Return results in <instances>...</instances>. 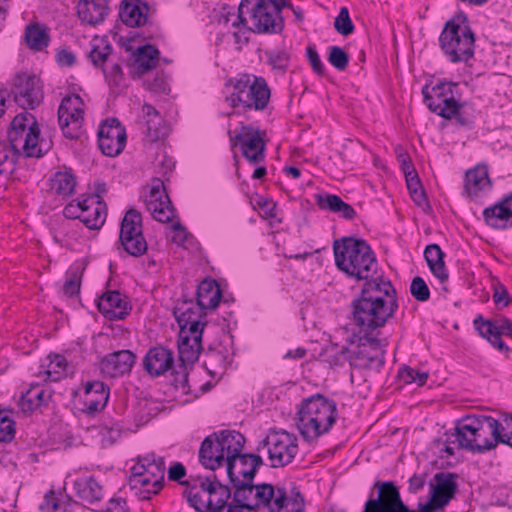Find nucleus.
Listing matches in <instances>:
<instances>
[{
  "mask_svg": "<svg viewBox=\"0 0 512 512\" xmlns=\"http://www.w3.org/2000/svg\"><path fill=\"white\" fill-rule=\"evenodd\" d=\"M399 307L397 291L389 279L378 276L363 283L350 303V319L359 334H380Z\"/></svg>",
  "mask_w": 512,
  "mask_h": 512,
  "instance_id": "1",
  "label": "nucleus"
},
{
  "mask_svg": "<svg viewBox=\"0 0 512 512\" xmlns=\"http://www.w3.org/2000/svg\"><path fill=\"white\" fill-rule=\"evenodd\" d=\"M271 90L262 76L250 73L238 74L225 82V102L232 108L227 114L251 119L253 113L267 110Z\"/></svg>",
  "mask_w": 512,
  "mask_h": 512,
  "instance_id": "2",
  "label": "nucleus"
},
{
  "mask_svg": "<svg viewBox=\"0 0 512 512\" xmlns=\"http://www.w3.org/2000/svg\"><path fill=\"white\" fill-rule=\"evenodd\" d=\"M333 252L336 267L349 278L367 283L378 277L377 258L366 240L342 237L333 242Z\"/></svg>",
  "mask_w": 512,
  "mask_h": 512,
  "instance_id": "3",
  "label": "nucleus"
},
{
  "mask_svg": "<svg viewBox=\"0 0 512 512\" xmlns=\"http://www.w3.org/2000/svg\"><path fill=\"white\" fill-rule=\"evenodd\" d=\"M336 419L335 401L320 393L304 397L297 405L296 426L301 436L308 442L328 433Z\"/></svg>",
  "mask_w": 512,
  "mask_h": 512,
  "instance_id": "4",
  "label": "nucleus"
},
{
  "mask_svg": "<svg viewBox=\"0 0 512 512\" xmlns=\"http://www.w3.org/2000/svg\"><path fill=\"white\" fill-rule=\"evenodd\" d=\"M288 0H242L237 21L233 26H243L255 33L277 34L285 27L282 9Z\"/></svg>",
  "mask_w": 512,
  "mask_h": 512,
  "instance_id": "5",
  "label": "nucleus"
},
{
  "mask_svg": "<svg viewBox=\"0 0 512 512\" xmlns=\"http://www.w3.org/2000/svg\"><path fill=\"white\" fill-rule=\"evenodd\" d=\"M455 441L459 447L474 454H482L501 443L496 419L489 415H467L458 421Z\"/></svg>",
  "mask_w": 512,
  "mask_h": 512,
  "instance_id": "6",
  "label": "nucleus"
},
{
  "mask_svg": "<svg viewBox=\"0 0 512 512\" xmlns=\"http://www.w3.org/2000/svg\"><path fill=\"white\" fill-rule=\"evenodd\" d=\"M439 45L451 63H466L474 57L475 33L466 13L459 11L446 21L439 35Z\"/></svg>",
  "mask_w": 512,
  "mask_h": 512,
  "instance_id": "7",
  "label": "nucleus"
},
{
  "mask_svg": "<svg viewBox=\"0 0 512 512\" xmlns=\"http://www.w3.org/2000/svg\"><path fill=\"white\" fill-rule=\"evenodd\" d=\"M166 470L165 458L155 453L138 457V461L130 469L129 485L140 500H149L158 494L164 486Z\"/></svg>",
  "mask_w": 512,
  "mask_h": 512,
  "instance_id": "8",
  "label": "nucleus"
},
{
  "mask_svg": "<svg viewBox=\"0 0 512 512\" xmlns=\"http://www.w3.org/2000/svg\"><path fill=\"white\" fill-rule=\"evenodd\" d=\"M187 491L188 504L198 512H227L231 489L222 484L215 474L191 480Z\"/></svg>",
  "mask_w": 512,
  "mask_h": 512,
  "instance_id": "9",
  "label": "nucleus"
},
{
  "mask_svg": "<svg viewBox=\"0 0 512 512\" xmlns=\"http://www.w3.org/2000/svg\"><path fill=\"white\" fill-rule=\"evenodd\" d=\"M378 336L379 334H361L356 344L342 349L341 353L352 368L380 372L385 364L388 342Z\"/></svg>",
  "mask_w": 512,
  "mask_h": 512,
  "instance_id": "10",
  "label": "nucleus"
},
{
  "mask_svg": "<svg viewBox=\"0 0 512 512\" xmlns=\"http://www.w3.org/2000/svg\"><path fill=\"white\" fill-rule=\"evenodd\" d=\"M241 435L236 430H220L205 437L198 453L200 464L211 471L224 466L228 456L236 452Z\"/></svg>",
  "mask_w": 512,
  "mask_h": 512,
  "instance_id": "11",
  "label": "nucleus"
},
{
  "mask_svg": "<svg viewBox=\"0 0 512 512\" xmlns=\"http://www.w3.org/2000/svg\"><path fill=\"white\" fill-rule=\"evenodd\" d=\"M456 473L440 471L434 474L429 483L428 500L418 502L421 512H444L458 490Z\"/></svg>",
  "mask_w": 512,
  "mask_h": 512,
  "instance_id": "12",
  "label": "nucleus"
},
{
  "mask_svg": "<svg viewBox=\"0 0 512 512\" xmlns=\"http://www.w3.org/2000/svg\"><path fill=\"white\" fill-rule=\"evenodd\" d=\"M228 136L232 148L239 145L242 155L249 163L258 165L264 162L266 149L265 131L240 123L238 130L228 131Z\"/></svg>",
  "mask_w": 512,
  "mask_h": 512,
  "instance_id": "13",
  "label": "nucleus"
},
{
  "mask_svg": "<svg viewBox=\"0 0 512 512\" xmlns=\"http://www.w3.org/2000/svg\"><path fill=\"white\" fill-rule=\"evenodd\" d=\"M374 489L377 490V496L371 491L363 512H421L419 507L410 509L403 502L399 488L393 481L377 480Z\"/></svg>",
  "mask_w": 512,
  "mask_h": 512,
  "instance_id": "14",
  "label": "nucleus"
},
{
  "mask_svg": "<svg viewBox=\"0 0 512 512\" xmlns=\"http://www.w3.org/2000/svg\"><path fill=\"white\" fill-rule=\"evenodd\" d=\"M119 243L124 251L132 257L146 253L148 244L143 235L142 215L136 209H129L120 225Z\"/></svg>",
  "mask_w": 512,
  "mask_h": 512,
  "instance_id": "15",
  "label": "nucleus"
},
{
  "mask_svg": "<svg viewBox=\"0 0 512 512\" xmlns=\"http://www.w3.org/2000/svg\"><path fill=\"white\" fill-rule=\"evenodd\" d=\"M245 437L242 434L238 441L236 452L228 456L225 464L226 473L231 484L239 483L241 480H254L258 468L263 464L261 456L253 453H243Z\"/></svg>",
  "mask_w": 512,
  "mask_h": 512,
  "instance_id": "16",
  "label": "nucleus"
},
{
  "mask_svg": "<svg viewBox=\"0 0 512 512\" xmlns=\"http://www.w3.org/2000/svg\"><path fill=\"white\" fill-rule=\"evenodd\" d=\"M83 106V100L78 94L65 96L59 105V126L63 135L68 139H78L82 134Z\"/></svg>",
  "mask_w": 512,
  "mask_h": 512,
  "instance_id": "17",
  "label": "nucleus"
},
{
  "mask_svg": "<svg viewBox=\"0 0 512 512\" xmlns=\"http://www.w3.org/2000/svg\"><path fill=\"white\" fill-rule=\"evenodd\" d=\"M10 93L14 102L24 110L35 109L44 96L40 79L25 72L15 75Z\"/></svg>",
  "mask_w": 512,
  "mask_h": 512,
  "instance_id": "18",
  "label": "nucleus"
},
{
  "mask_svg": "<svg viewBox=\"0 0 512 512\" xmlns=\"http://www.w3.org/2000/svg\"><path fill=\"white\" fill-rule=\"evenodd\" d=\"M422 95L427 108L441 117L443 110L449 109L462 94L458 83L444 80L439 81L431 89L425 85L422 88Z\"/></svg>",
  "mask_w": 512,
  "mask_h": 512,
  "instance_id": "19",
  "label": "nucleus"
},
{
  "mask_svg": "<svg viewBox=\"0 0 512 512\" xmlns=\"http://www.w3.org/2000/svg\"><path fill=\"white\" fill-rule=\"evenodd\" d=\"M207 323L190 322L179 325L178 351L179 361L195 363L202 351V335Z\"/></svg>",
  "mask_w": 512,
  "mask_h": 512,
  "instance_id": "20",
  "label": "nucleus"
},
{
  "mask_svg": "<svg viewBox=\"0 0 512 512\" xmlns=\"http://www.w3.org/2000/svg\"><path fill=\"white\" fill-rule=\"evenodd\" d=\"M126 130L117 118L106 119L98 131V146L108 157L119 155L126 145Z\"/></svg>",
  "mask_w": 512,
  "mask_h": 512,
  "instance_id": "21",
  "label": "nucleus"
},
{
  "mask_svg": "<svg viewBox=\"0 0 512 512\" xmlns=\"http://www.w3.org/2000/svg\"><path fill=\"white\" fill-rule=\"evenodd\" d=\"M145 202L147 210L158 222L170 223L176 217V209L165 191L163 181L159 178L152 180V186Z\"/></svg>",
  "mask_w": 512,
  "mask_h": 512,
  "instance_id": "22",
  "label": "nucleus"
},
{
  "mask_svg": "<svg viewBox=\"0 0 512 512\" xmlns=\"http://www.w3.org/2000/svg\"><path fill=\"white\" fill-rule=\"evenodd\" d=\"M8 131H11L14 138H16L18 131L26 133L23 146L25 155L27 157H42L41 149H37L40 130L35 117L31 113L24 111L16 115Z\"/></svg>",
  "mask_w": 512,
  "mask_h": 512,
  "instance_id": "23",
  "label": "nucleus"
},
{
  "mask_svg": "<svg viewBox=\"0 0 512 512\" xmlns=\"http://www.w3.org/2000/svg\"><path fill=\"white\" fill-rule=\"evenodd\" d=\"M93 200V197H84L72 200L63 209V215L67 219H79L88 229L99 230L105 223L107 217V206L98 203L95 207L94 216H86L87 203Z\"/></svg>",
  "mask_w": 512,
  "mask_h": 512,
  "instance_id": "24",
  "label": "nucleus"
},
{
  "mask_svg": "<svg viewBox=\"0 0 512 512\" xmlns=\"http://www.w3.org/2000/svg\"><path fill=\"white\" fill-rule=\"evenodd\" d=\"M150 10L147 3L141 0H123L119 8V17L121 21L129 27L148 26L149 34L143 35L145 40L153 38L158 31V27L154 26L149 20L148 11Z\"/></svg>",
  "mask_w": 512,
  "mask_h": 512,
  "instance_id": "25",
  "label": "nucleus"
},
{
  "mask_svg": "<svg viewBox=\"0 0 512 512\" xmlns=\"http://www.w3.org/2000/svg\"><path fill=\"white\" fill-rule=\"evenodd\" d=\"M98 311L108 320H124L131 312L132 305L127 295L118 290H109L97 300Z\"/></svg>",
  "mask_w": 512,
  "mask_h": 512,
  "instance_id": "26",
  "label": "nucleus"
},
{
  "mask_svg": "<svg viewBox=\"0 0 512 512\" xmlns=\"http://www.w3.org/2000/svg\"><path fill=\"white\" fill-rule=\"evenodd\" d=\"M135 361L136 355L131 350L114 351L102 358L100 370L105 377H121L131 372Z\"/></svg>",
  "mask_w": 512,
  "mask_h": 512,
  "instance_id": "27",
  "label": "nucleus"
},
{
  "mask_svg": "<svg viewBox=\"0 0 512 512\" xmlns=\"http://www.w3.org/2000/svg\"><path fill=\"white\" fill-rule=\"evenodd\" d=\"M483 219L487 226L496 230L512 228V192L505 195L494 205L486 207Z\"/></svg>",
  "mask_w": 512,
  "mask_h": 512,
  "instance_id": "28",
  "label": "nucleus"
},
{
  "mask_svg": "<svg viewBox=\"0 0 512 512\" xmlns=\"http://www.w3.org/2000/svg\"><path fill=\"white\" fill-rule=\"evenodd\" d=\"M492 189L486 165H477L465 173L463 194L471 201H477Z\"/></svg>",
  "mask_w": 512,
  "mask_h": 512,
  "instance_id": "29",
  "label": "nucleus"
},
{
  "mask_svg": "<svg viewBox=\"0 0 512 512\" xmlns=\"http://www.w3.org/2000/svg\"><path fill=\"white\" fill-rule=\"evenodd\" d=\"M253 495V510L264 506L270 512H281L287 500L285 488H278L275 496L274 487L266 483L257 484Z\"/></svg>",
  "mask_w": 512,
  "mask_h": 512,
  "instance_id": "30",
  "label": "nucleus"
},
{
  "mask_svg": "<svg viewBox=\"0 0 512 512\" xmlns=\"http://www.w3.org/2000/svg\"><path fill=\"white\" fill-rule=\"evenodd\" d=\"M173 364V352L163 346L151 347L143 359L144 369L152 377L163 375Z\"/></svg>",
  "mask_w": 512,
  "mask_h": 512,
  "instance_id": "31",
  "label": "nucleus"
},
{
  "mask_svg": "<svg viewBox=\"0 0 512 512\" xmlns=\"http://www.w3.org/2000/svg\"><path fill=\"white\" fill-rule=\"evenodd\" d=\"M110 388L102 381L87 382L84 389V412L93 415L105 408Z\"/></svg>",
  "mask_w": 512,
  "mask_h": 512,
  "instance_id": "32",
  "label": "nucleus"
},
{
  "mask_svg": "<svg viewBox=\"0 0 512 512\" xmlns=\"http://www.w3.org/2000/svg\"><path fill=\"white\" fill-rule=\"evenodd\" d=\"M478 116L475 105L471 102L461 101L459 98L447 110H443L441 118L453 120L458 128L472 129Z\"/></svg>",
  "mask_w": 512,
  "mask_h": 512,
  "instance_id": "33",
  "label": "nucleus"
},
{
  "mask_svg": "<svg viewBox=\"0 0 512 512\" xmlns=\"http://www.w3.org/2000/svg\"><path fill=\"white\" fill-rule=\"evenodd\" d=\"M109 7L106 0H80L77 4V14L82 22L97 25L108 15Z\"/></svg>",
  "mask_w": 512,
  "mask_h": 512,
  "instance_id": "34",
  "label": "nucleus"
},
{
  "mask_svg": "<svg viewBox=\"0 0 512 512\" xmlns=\"http://www.w3.org/2000/svg\"><path fill=\"white\" fill-rule=\"evenodd\" d=\"M314 198L316 205L322 211L339 214L346 220H353L357 215L355 209L338 195L323 192L315 194Z\"/></svg>",
  "mask_w": 512,
  "mask_h": 512,
  "instance_id": "35",
  "label": "nucleus"
},
{
  "mask_svg": "<svg viewBox=\"0 0 512 512\" xmlns=\"http://www.w3.org/2000/svg\"><path fill=\"white\" fill-rule=\"evenodd\" d=\"M231 485L234 488L233 499L227 512H243L244 509L253 510V494L256 486L253 484V480H241V482Z\"/></svg>",
  "mask_w": 512,
  "mask_h": 512,
  "instance_id": "36",
  "label": "nucleus"
},
{
  "mask_svg": "<svg viewBox=\"0 0 512 512\" xmlns=\"http://www.w3.org/2000/svg\"><path fill=\"white\" fill-rule=\"evenodd\" d=\"M473 326L479 336L487 340L495 349L505 354L511 352L510 347L502 340V335L496 331L495 325L484 318L482 314H478L474 318Z\"/></svg>",
  "mask_w": 512,
  "mask_h": 512,
  "instance_id": "37",
  "label": "nucleus"
},
{
  "mask_svg": "<svg viewBox=\"0 0 512 512\" xmlns=\"http://www.w3.org/2000/svg\"><path fill=\"white\" fill-rule=\"evenodd\" d=\"M222 298V291L215 279L205 278L197 287V305L202 309H214Z\"/></svg>",
  "mask_w": 512,
  "mask_h": 512,
  "instance_id": "38",
  "label": "nucleus"
},
{
  "mask_svg": "<svg viewBox=\"0 0 512 512\" xmlns=\"http://www.w3.org/2000/svg\"><path fill=\"white\" fill-rule=\"evenodd\" d=\"M76 496L83 502L95 504L103 497L102 486L94 476L79 477L74 481Z\"/></svg>",
  "mask_w": 512,
  "mask_h": 512,
  "instance_id": "39",
  "label": "nucleus"
},
{
  "mask_svg": "<svg viewBox=\"0 0 512 512\" xmlns=\"http://www.w3.org/2000/svg\"><path fill=\"white\" fill-rule=\"evenodd\" d=\"M445 253L438 244H429L424 250V258L431 273L441 282L448 280V271L444 262Z\"/></svg>",
  "mask_w": 512,
  "mask_h": 512,
  "instance_id": "40",
  "label": "nucleus"
},
{
  "mask_svg": "<svg viewBox=\"0 0 512 512\" xmlns=\"http://www.w3.org/2000/svg\"><path fill=\"white\" fill-rule=\"evenodd\" d=\"M159 50L150 44H146L137 49L135 54V68L138 75H144L150 70L156 68L159 58Z\"/></svg>",
  "mask_w": 512,
  "mask_h": 512,
  "instance_id": "41",
  "label": "nucleus"
},
{
  "mask_svg": "<svg viewBox=\"0 0 512 512\" xmlns=\"http://www.w3.org/2000/svg\"><path fill=\"white\" fill-rule=\"evenodd\" d=\"M50 396V392H48L43 386H31L30 389L21 396L19 406L24 413L32 412L45 404L47 398Z\"/></svg>",
  "mask_w": 512,
  "mask_h": 512,
  "instance_id": "42",
  "label": "nucleus"
},
{
  "mask_svg": "<svg viewBox=\"0 0 512 512\" xmlns=\"http://www.w3.org/2000/svg\"><path fill=\"white\" fill-rule=\"evenodd\" d=\"M24 36L27 46L34 51H42L50 42L48 31L38 23L27 25Z\"/></svg>",
  "mask_w": 512,
  "mask_h": 512,
  "instance_id": "43",
  "label": "nucleus"
},
{
  "mask_svg": "<svg viewBox=\"0 0 512 512\" xmlns=\"http://www.w3.org/2000/svg\"><path fill=\"white\" fill-rule=\"evenodd\" d=\"M75 186L76 178L71 169L58 171L51 178V189L64 198L74 193Z\"/></svg>",
  "mask_w": 512,
  "mask_h": 512,
  "instance_id": "44",
  "label": "nucleus"
},
{
  "mask_svg": "<svg viewBox=\"0 0 512 512\" xmlns=\"http://www.w3.org/2000/svg\"><path fill=\"white\" fill-rule=\"evenodd\" d=\"M41 512H73L71 504L54 490L46 492L43 502L39 505Z\"/></svg>",
  "mask_w": 512,
  "mask_h": 512,
  "instance_id": "45",
  "label": "nucleus"
},
{
  "mask_svg": "<svg viewBox=\"0 0 512 512\" xmlns=\"http://www.w3.org/2000/svg\"><path fill=\"white\" fill-rule=\"evenodd\" d=\"M193 364L194 363L187 361H180L176 369L172 372L171 384L175 390L179 391L183 395H187L191 392L188 366H192Z\"/></svg>",
  "mask_w": 512,
  "mask_h": 512,
  "instance_id": "46",
  "label": "nucleus"
},
{
  "mask_svg": "<svg viewBox=\"0 0 512 512\" xmlns=\"http://www.w3.org/2000/svg\"><path fill=\"white\" fill-rule=\"evenodd\" d=\"M205 310L206 309H202L196 304V306L187 307L185 309L175 308L174 315L178 325L185 327V325L190 324V322L207 323Z\"/></svg>",
  "mask_w": 512,
  "mask_h": 512,
  "instance_id": "47",
  "label": "nucleus"
},
{
  "mask_svg": "<svg viewBox=\"0 0 512 512\" xmlns=\"http://www.w3.org/2000/svg\"><path fill=\"white\" fill-rule=\"evenodd\" d=\"M263 444L268 446V455L272 467H282L286 464L284 455L288 452V444L269 437L263 441Z\"/></svg>",
  "mask_w": 512,
  "mask_h": 512,
  "instance_id": "48",
  "label": "nucleus"
},
{
  "mask_svg": "<svg viewBox=\"0 0 512 512\" xmlns=\"http://www.w3.org/2000/svg\"><path fill=\"white\" fill-rule=\"evenodd\" d=\"M168 479L170 481H175L179 483L180 485L184 486V490L182 492V496L188 501V494L187 491L189 490L188 483L193 480L196 481V479H203L204 476L201 475H190L186 480H184V477L186 476V468L181 462H174L170 465L168 468Z\"/></svg>",
  "mask_w": 512,
  "mask_h": 512,
  "instance_id": "49",
  "label": "nucleus"
},
{
  "mask_svg": "<svg viewBox=\"0 0 512 512\" xmlns=\"http://www.w3.org/2000/svg\"><path fill=\"white\" fill-rule=\"evenodd\" d=\"M399 381L404 384H416L417 386H424L429 378L427 371L414 369L410 366H402L397 374Z\"/></svg>",
  "mask_w": 512,
  "mask_h": 512,
  "instance_id": "50",
  "label": "nucleus"
},
{
  "mask_svg": "<svg viewBox=\"0 0 512 512\" xmlns=\"http://www.w3.org/2000/svg\"><path fill=\"white\" fill-rule=\"evenodd\" d=\"M267 63L277 74L285 75L288 68V52L285 49H273L265 52Z\"/></svg>",
  "mask_w": 512,
  "mask_h": 512,
  "instance_id": "51",
  "label": "nucleus"
},
{
  "mask_svg": "<svg viewBox=\"0 0 512 512\" xmlns=\"http://www.w3.org/2000/svg\"><path fill=\"white\" fill-rule=\"evenodd\" d=\"M102 73L111 89H117L123 86L124 73L118 62L111 61L107 66H103Z\"/></svg>",
  "mask_w": 512,
  "mask_h": 512,
  "instance_id": "52",
  "label": "nucleus"
},
{
  "mask_svg": "<svg viewBox=\"0 0 512 512\" xmlns=\"http://www.w3.org/2000/svg\"><path fill=\"white\" fill-rule=\"evenodd\" d=\"M11 409H0V441L11 442L16 433L15 421L12 419Z\"/></svg>",
  "mask_w": 512,
  "mask_h": 512,
  "instance_id": "53",
  "label": "nucleus"
},
{
  "mask_svg": "<svg viewBox=\"0 0 512 512\" xmlns=\"http://www.w3.org/2000/svg\"><path fill=\"white\" fill-rule=\"evenodd\" d=\"M82 281V272L78 268H70L68 271V279L62 286L64 296L72 298L80 293Z\"/></svg>",
  "mask_w": 512,
  "mask_h": 512,
  "instance_id": "54",
  "label": "nucleus"
},
{
  "mask_svg": "<svg viewBox=\"0 0 512 512\" xmlns=\"http://www.w3.org/2000/svg\"><path fill=\"white\" fill-rule=\"evenodd\" d=\"M112 50L113 48L110 44L105 45L103 48L93 46L88 56L95 67L103 70V66H107L112 61L110 58Z\"/></svg>",
  "mask_w": 512,
  "mask_h": 512,
  "instance_id": "55",
  "label": "nucleus"
},
{
  "mask_svg": "<svg viewBox=\"0 0 512 512\" xmlns=\"http://www.w3.org/2000/svg\"><path fill=\"white\" fill-rule=\"evenodd\" d=\"M327 60L338 71H345L349 64V55L339 46H330Z\"/></svg>",
  "mask_w": 512,
  "mask_h": 512,
  "instance_id": "56",
  "label": "nucleus"
},
{
  "mask_svg": "<svg viewBox=\"0 0 512 512\" xmlns=\"http://www.w3.org/2000/svg\"><path fill=\"white\" fill-rule=\"evenodd\" d=\"M334 28L342 36H348L354 32L355 26L347 7L340 8L338 16L334 20Z\"/></svg>",
  "mask_w": 512,
  "mask_h": 512,
  "instance_id": "57",
  "label": "nucleus"
},
{
  "mask_svg": "<svg viewBox=\"0 0 512 512\" xmlns=\"http://www.w3.org/2000/svg\"><path fill=\"white\" fill-rule=\"evenodd\" d=\"M228 357L227 350L224 347L209 349L206 353L204 365L207 369H209L208 365H218L219 368L225 369L228 364Z\"/></svg>",
  "mask_w": 512,
  "mask_h": 512,
  "instance_id": "58",
  "label": "nucleus"
},
{
  "mask_svg": "<svg viewBox=\"0 0 512 512\" xmlns=\"http://www.w3.org/2000/svg\"><path fill=\"white\" fill-rule=\"evenodd\" d=\"M163 119L146 120V139L150 142H157L166 136V127L162 125Z\"/></svg>",
  "mask_w": 512,
  "mask_h": 512,
  "instance_id": "59",
  "label": "nucleus"
},
{
  "mask_svg": "<svg viewBox=\"0 0 512 512\" xmlns=\"http://www.w3.org/2000/svg\"><path fill=\"white\" fill-rule=\"evenodd\" d=\"M68 363L65 357L56 355L51 361L50 368L47 370V379L51 382H57L66 375V367Z\"/></svg>",
  "mask_w": 512,
  "mask_h": 512,
  "instance_id": "60",
  "label": "nucleus"
},
{
  "mask_svg": "<svg viewBox=\"0 0 512 512\" xmlns=\"http://www.w3.org/2000/svg\"><path fill=\"white\" fill-rule=\"evenodd\" d=\"M410 293L419 302H426L430 299V289L424 279L416 276L410 284Z\"/></svg>",
  "mask_w": 512,
  "mask_h": 512,
  "instance_id": "61",
  "label": "nucleus"
},
{
  "mask_svg": "<svg viewBox=\"0 0 512 512\" xmlns=\"http://www.w3.org/2000/svg\"><path fill=\"white\" fill-rule=\"evenodd\" d=\"M306 56L309 64L315 74L323 76L325 74V65L323 64L319 53L314 44L308 45L306 48Z\"/></svg>",
  "mask_w": 512,
  "mask_h": 512,
  "instance_id": "62",
  "label": "nucleus"
},
{
  "mask_svg": "<svg viewBox=\"0 0 512 512\" xmlns=\"http://www.w3.org/2000/svg\"><path fill=\"white\" fill-rule=\"evenodd\" d=\"M492 297L498 309L508 307L512 303V297L508 289L502 284H498L494 287V293Z\"/></svg>",
  "mask_w": 512,
  "mask_h": 512,
  "instance_id": "63",
  "label": "nucleus"
},
{
  "mask_svg": "<svg viewBox=\"0 0 512 512\" xmlns=\"http://www.w3.org/2000/svg\"><path fill=\"white\" fill-rule=\"evenodd\" d=\"M306 501L304 495L295 486H290V512H305Z\"/></svg>",
  "mask_w": 512,
  "mask_h": 512,
  "instance_id": "64",
  "label": "nucleus"
}]
</instances>
